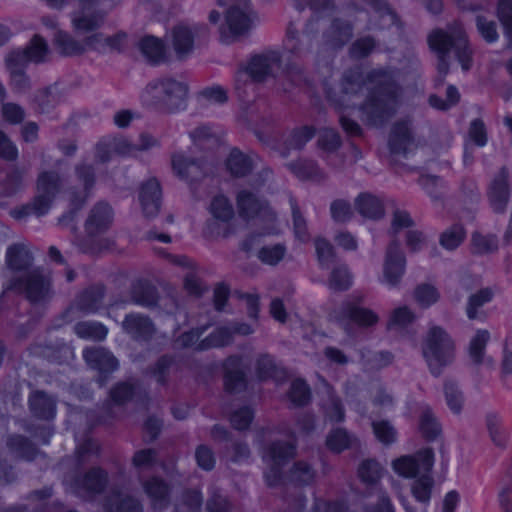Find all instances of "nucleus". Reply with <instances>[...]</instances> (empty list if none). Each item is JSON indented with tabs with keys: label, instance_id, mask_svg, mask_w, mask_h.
<instances>
[{
	"label": "nucleus",
	"instance_id": "1",
	"mask_svg": "<svg viewBox=\"0 0 512 512\" xmlns=\"http://www.w3.org/2000/svg\"><path fill=\"white\" fill-rule=\"evenodd\" d=\"M367 90L365 101L359 106L362 121L371 126H382L396 113L402 88L391 71L374 69L364 73L360 68L346 70L336 88L327 90V97L338 107H350Z\"/></svg>",
	"mask_w": 512,
	"mask_h": 512
},
{
	"label": "nucleus",
	"instance_id": "2",
	"mask_svg": "<svg viewBox=\"0 0 512 512\" xmlns=\"http://www.w3.org/2000/svg\"><path fill=\"white\" fill-rule=\"evenodd\" d=\"M430 48L437 54L438 76L436 81L443 84L449 72V59L451 53L461 64L462 69L467 71L472 63V50L468 44L466 32L459 23L447 26L446 29L433 30L428 36Z\"/></svg>",
	"mask_w": 512,
	"mask_h": 512
},
{
	"label": "nucleus",
	"instance_id": "3",
	"mask_svg": "<svg viewBox=\"0 0 512 512\" xmlns=\"http://www.w3.org/2000/svg\"><path fill=\"white\" fill-rule=\"evenodd\" d=\"M319 31L318 19L310 18L299 32L293 24L287 28L284 42L285 63L283 73L293 85L306 82L304 61L310 55L314 39Z\"/></svg>",
	"mask_w": 512,
	"mask_h": 512
},
{
	"label": "nucleus",
	"instance_id": "4",
	"mask_svg": "<svg viewBox=\"0 0 512 512\" xmlns=\"http://www.w3.org/2000/svg\"><path fill=\"white\" fill-rule=\"evenodd\" d=\"M455 349L454 340L443 327L430 326L422 343V356L431 375H442L443 370L453 363Z\"/></svg>",
	"mask_w": 512,
	"mask_h": 512
},
{
	"label": "nucleus",
	"instance_id": "5",
	"mask_svg": "<svg viewBox=\"0 0 512 512\" xmlns=\"http://www.w3.org/2000/svg\"><path fill=\"white\" fill-rule=\"evenodd\" d=\"M188 85L172 77H160L149 82L144 97L151 105L167 112L184 109Z\"/></svg>",
	"mask_w": 512,
	"mask_h": 512
},
{
	"label": "nucleus",
	"instance_id": "6",
	"mask_svg": "<svg viewBox=\"0 0 512 512\" xmlns=\"http://www.w3.org/2000/svg\"><path fill=\"white\" fill-rule=\"evenodd\" d=\"M4 291L23 294L32 304L45 303L53 294L51 277L41 267L32 268L24 274L13 275L5 285Z\"/></svg>",
	"mask_w": 512,
	"mask_h": 512
},
{
	"label": "nucleus",
	"instance_id": "7",
	"mask_svg": "<svg viewBox=\"0 0 512 512\" xmlns=\"http://www.w3.org/2000/svg\"><path fill=\"white\" fill-rule=\"evenodd\" d=\"M62 182L60 175L55 171H43L37 178V193L33 200L26 205L16 208L10 212L15 219H23L29 215H45L55 198L61 190Z\"/></svg>",
	"mask_w": 512,
	"mask_h": 512
},
{
	"label": "nucleus",
	"instance_id": "8",
	"mask_svg": "<svg viewBox=\"0 0 512 512\" xmlns=\"http://www.w3.org/2000/svg\"><path fill=\"white\" fill-rule=\"evenodd\" d=\"M256 20L257 16L250 2L244 0L233 4L226 11L227 30L223 29L221 31L222 41L229 44L238 37L245 36L253 28Z\"/></svg>",
	"mask_w": 512,
	"mask_h": 512
},
{
	"label": "nucleus",
	"instance_id": "9",
	"mask_svg": "<svg viewBox=\"0 0 512 512\" xmlns=\"http://www.w3.org/2000/svg\"><path fill=\"white\" fill-rule=\"evenodd\" d=\"M294 444L285 441H273L265 449L263 460L269 469L264 477L268 486H276L282 479V467L295 456Z\"/></svg>",
	"mask_w": 512,
	"mask_h": 512
},
{
	"label": "nucleus",
	"instance_id": "10",
	"mask_svg": "<svg viewBox=\"0 0 512 512\" xmlns=\"http://www.w3.org/2000/svg\"><path fill=\"white\" fill-rule=\"evenodd\" d=\"M76 175L83 183V189H71L69 192L70 209L59 218V224L67 226L75 220L77 212L83 207L95 183V172L92 165L79 164L75 167Z\"/></svg>",
	"mask_w": 512,
	"mask_h": 512
},
{
	"label": "nucleus",
	"instance_id": "11",
	"mask_svg": "<svg viewBox=\"0 0 512 512\" xmlns=\"http://www.w3.org/2000/svg\"><path fill=\"white\" fill-rule=\"evenodd\" d=\"M323 20V46L331 51L341 50L354 36L353 23L340 16L327 17Z\"/></svg>",
	"mask_w": 512,
	"mask_h": 512
},
{
	"label": "nucleus",
	"instance_id": "12",
	"mask_svg": "<svg viewBox=\"0 0 512 512\" xmlns=\"http://www.w3.org/2000/svg\"><path fill=\"white\" fill-rule=\"evenodd\" d=\"M280 62V54L276 51H268L254 56L246 69L237 72V88L239 87L240 82H245L249 77L257 82L265 80L266 77L272 75L275 68L280 66Z\"/></svg>",
	"mask_w": 512,
	"mask_h": 512
},
{
	"label": "nucleus",
	"instance_id": "13",
	"mask_svg": "<svg viewBox=\"0 0 512 512\" xmlns=\"http://www.w3.org/2000/svg\"><path fill=\"white\" fill-rule=\"evenodd\" d=\"M434 465V453L431 448L418 451L414 455H405L393 461V469L400 476L414 478L430 473Z\"/></svg>",
	"mask_w": 512,
	"mask_h": 512
},
{
	"label": "nucleus",
	"instance_id": "14",
	"mask_svg": "<svg viewBox=\"0 0 512 512\" xmlns=\"http://www.w3.org/2000/svg\"><path fill=\"white\" fill-rule=\"evenodd\" d=\"M406 270V258L397 240L388 245L383 263V276L381 282L390 288L400 285Z\"/></svg>",
	"mask_w": 512,
	"mask_h": 512
},
{
	"label": "nucleus",
	"instance_id": "15",
	"mask_svg": "<svg viewBox=\"0 0 512 512\" xmlns=\"http://www.w3.org/2000/svg\"><path fill=\"white\" fill-rule=\"evenodd\" d=\"M109 11L110 10L104 5L85 6L73 12L71 16L72 27L74 31L79 34L96 31L105 23Z\"/></svg>",
	"mask_w": 512,
	"mask_h": 512
},
{
	"label": "nucleus",
	"instance_id": "16",
	"mask_svg": "<svg viewBox=\"0 0 512 512\" xmlns=\"http://www.w3.org/2000/svg\"><path fill=\"white\" fill-rule=\"evenodd\" d=\"M239 214L247 219L259 217L264 222L273 223L276 215L268 203L248 190H242L237 196Z\"/></svg>",
	"mask_w": 512,
	"mask_h": 512
},
{
	"label": "nucleus",
	"instance_id": "17",
	"mask_svg": "<svg viewBox=\"0 0 512 512\" xmlns=\"http://www.w3.org/2000/svg\"><path fill=\"white\" fill-rule=\"evenodd\" d=\"M121 326L123 332L137 343L150 342L157 332L152 319L141 313L127 314Z\"/></svg>",
	"mask_w": 512,
	"mask_h": 512
},
{
	"label": "nucleus",
	"instance_id": "18",
	"mask_svg": "<svg viewBox=\"0 0 512 512\" xmlns=\"http://www.w3.org/2000/svg\"><path fill=\"white\" fill-rule=\"evenodd\" d=\"M83 357L87 364L100 372L97 382L100 387L107 381V373L117 370L119 363L111 352L103 347L87 348L83 351Z\"/></svg>",
	"mask_w": 512,
	"mask_h": 512
},
{
	"label": "nucleus",
	"instance_id": "19",
	"mask_svg": "<svg viewBox=\"0 0 512 512\" xmlns=\"http://www.w3.org/2000/svg\"><path fill=\"white\" fill-rule=\"evenodd\" d=\"M508 177V169L502 167L488 186L487 197L493 211L496 213H503L507 207L510 197Z\"/></svg>",
	"mask_w": 512,
	"mask_h": 512
},
{
	"label": "nucleus",
	"instance_id": "20",
	"mask_svg": "<svg viewBox=\"0 0 512 512\" xmlns=\"http://www.w3.org/2000/svg\"><path fill=\"white\" fill-rule=\"evenodd\" d=\"M331 317H333L340 324L344 325L345 320H351L362 327H369L376 324L379 320L376 313L368 308L358 306L352 302H345L338 310H335Z\"/></svg>",
	"mask_w": 512,
	"mask_h": 512
},
{
	"label": "nucleus",
	"instance_id": "21",
	"mask_svg": "<svg viewBox=\"0 0 512 512\" xmlns=\"http://www.w3.org/2000/svg\"><path fill=\"white\" fill-rule=\"evenodd\" d=\"M5 264L14 275L24 274L35 268L34 256L25 243H14L7 248Z\"/></svg>",
	"mask_w": 512,
	"mask_h": 512
},
{
	"label": "nucleus",
	"instance_id": "22",
	"mask_svg": "<svg viewBox=\"0 0 512 512\" xmlns=\"http://www.w3.org/2000/svg\"><path fill=\"white\" fill-rule=\"evenodd\" d=\"M24 55L9 53L5 59V65L10 75V85L17 93H26L31 89V82L25 73L26 65L23 64Z\"/></svg>",
	"mask_w": 512,
	"mask_h": 512
},
{
	"label": "nucleus",
	"instance_id": "23",
	"mask_svg": "<svg viewBox=\"0 0 512 512\" xmlns=\"http://www.w3.org/2000/svg\"><path fill=\"white\" fill-rule=\"evenodd\" d=\"M172 168L174 173L186 181H197L203 178L207 172L206 166L199 161L176 153L172 156Z\"/></svg>",
	"mask_w": 512,
	"mask_h": 512
},
{
	"label": "nucleus",
	"instance_id": "24",
	"mask_svg": "<svg viewBox=\"0 0 512 512\" xmlns=\"http://www.w3.org/2000/svg\"><path fill=\"white\" fill-rule=\"evenodd\" d=\"M107 484V474L100 468L90 469L83 478L75 481V493L80 497H88L101 493Z\"/></svg>",
	"mask_w": 512,
	"mask_h": 512
},
{
	"label": "nucleus",
	"instance_id": "25",
	"mask_svg": "<svg viewBox=\"0 0 512 512\" xmlns=\"http://www.w3.org/2000/svg\"><path fill=\"white\" fill-rule=\"evenodd\" d=\"M139 199L146 217L151 218L158 214L161 206V188L156 178H150L142 185Z\"/></svg>",
	"mask_w": 512,
	"mask_h": 512
},
{
	"label": "nucleus",
	"instance_id": "26",
	"mask_svg": "<svg viewBox=\"0 0 512 512\" xmlns=\"http://www.w3.org/2000/svg\"><path fill=\"white\" fill-rule=\"evenodd\" d=\"M112 223V209L107 203L99 202L90 211L85 230L90 236L105 232Z\"/></svg>",
	"mask_w": 512,
	"mask_h": 512
},
{
	"label": "nucleus",
	"instance_id": "27",
	"mask_svg": "<svg viewBox=\"0 0 512 512\" xmlns=\"http://www.w3.org/2000/svg\"><path fill=\"white\" fill-rule=\"evenodd\" d=\"M289 171L302 181L323 182L327 174L311 159L299 158L286 164Z\"/></svg>",
	"mask_w": 512,
	"mask_h": 512
},
{
	"label": "nucleus",
	"instance_id": "28",
	"mask_svg": "<svg viewBox=\"0 0 512 512\" xmlns=\"http://www.w3.org/2000/svg\"><path fill=\"white\" fill-rule=\"evenodd\" d=\"M242 359L239 356H230L224 363L225 388L230 393H238L246 388V378L241 370Z\"/></svg>",
	"mask_w": 512,
	"mask_h": 512
},
{
	"label": "nucleus",
	"instance_id": "29",
	"mask_svg": "<svg viewBox=\"0 0 512 512\" xmlns=\"http://www.w3.org/2000/svg\"><path fill=\"white\" fill-rule=\"evenodd\" d=\"M412 143L413 137L408 123H395L389 136L390 152L394 155H406Z\"/></svg>",
	"mask_w": 512,
	"mask_h": 512
},
{
	"label": "nucleus",
	"instance_id": "30",
	"mask_svg": "<svg viewBox=\"0 0 512 512\" xmlns=\"http://www.w3.org/2000/svg\"><path fill=\"white\" fill-rule=\"evenodd\" d=\"M28 404L31 413L36 418L50 420L55 416L56 402L43 391H33L29 396Z\"/></svg>",
	"mask_w": 512,
	"mask_h": 512
},
{
	"label": "nucleus",
	"instance_id": "31",
	"mask_svg": "<svg viewBox=\"0 0 512 512\" xmlns=\"http://www.w3.org/2000/svg\"><path fill=\"white\" fill-rule=\"evenodd\" d=\"M143 487L154 509L162 510L169 505L170 489L164 480L152 477L144 482Z\"/></svg>",
	"mask_w": 512,
	"mask_h": 512
},
{
	"label": "nucleus",
	"instance_id": "32",
	"mask_svg": "<svg viewBox=\"0 0 512 512\" xmlns=\"http://www.w3.org/2000/svg\"><path fill=\"white\" fill-rule=\"evenodd\" d=\"M314 135L315 130L311 126H303L292 130L283 144L278 147L280 156L287 158L292 150H301Z\"/></svg>",
	"mask_w": 512,
	"mask_h": 512
},
{
	"label": "nucleus",
	"instance_id": "33",
	"mask_svg": "<svg viewBox=\"0 0 512 512\" xmlns=\"http://www.w3.org/2000/svg\"><path fill=\"white\" fill-rule=\"evenodd\" d=\"M139 49L152 65H159L168 61L165 44L157 37L145 36L139 42Z\"/></svg>",
	"mask_w": 512,
	"mask_h": 512
},
{
	"label": "nucleus",
	"instance_id": "34",
	"mask_svg": "<svg viewBox=\"0 0 512 512\" xmlns=\"http://www.w3.org/2000/svg\"><path fill=\"white\" fill-rule=\"evenodd\" d=\"M490 340V333L488 330L479 329L472 337L468 347L469 358L473 364L479 366L487 364L494 365V360L491 357H485V348Z\"/></svg>",
	"mask_w": 512,
	"mask_h": 512
},
{
	"label": "nucleus",
	"instance_id": "35",
	"mask_svg": "<svg viewBox=\"0 0 512 512\" xmlns=\"http://www.w3.org/2000/svg\"><path fill=\"white\" fill-rule=\"evenodd\" d=\"M105 296V287L96 284L85 289L77 298V308L87 314L96 313L102 306Z\"/></svg>",
	"mask_w": 512,
	"mask_h": 512
},
{
	"label": "nucleus",
	"instance_id": "36",
	"mask_svg": "<svg viewBox=\"0 0 512 512\" xmlns=\"http://www.w3.org/2000/svg\"><path fill=\"white\" fill-rule=\"evenodd\" d=\"M172 46L178 59L186 58L194 47V34L184 25H178L172 29Z\"/></svg>",
	"mask_w": 512,
	"mask_h": 512
},
{
	"label": "nucleus",
	"instance_id": "37",
	"mask_svg": "<svg viewBox=\"0 0 512 512\" xmlns=\"http://www.w3.org/2000/svg\"><path fill=\"white\" fill-rule=\"evenodd\" d=\"M106 512H143L140 502L128 495L113 491L104 502Z\"/></svg>",
	"mask_w": 512,
	"mask_h": 512
},
{
	"label": "nucleus",
	"instance_id": "38",
	"mask_svg": "<svg viewBox=\"0 0 512 512\" xmlns=\"http://www.w3.org/2000/svg\"><path fill=\"white\" fill-rule=\"evenodd\" d=\"M374 14L368 22V29L385 30L397 23V15L387 2L382 0L373 8Z\"/></svg>",
	"mask_w": 512,
	"mask_h": 512
},
{
	"label": "nucleus",
	"instance_id": "39",
	"mask_svg": "<svg viewBox=\"0 0 512 512\" xmlns=\"http://www.w3.org/2000/svg\"><path fill=\"white\" fill-rule=\"evenodd\" d=\"M54 44L64 56H79L86 52L84 39L78 40L65 31L59 30L55 33Z\"/></svg>",
	"mask_w": 512,
	"mask_h": 512
},
{
	"label": "nucleus",
	"instance_id": "40",
	"mask_svg": "<svg viewBox=\"0 0 512 512\" xmlns=\"http://www.w3.org/2000/svg\"><path fill=\"white\" fill-rule=\"evenodd\" d=\"M356 210L369 219H379L384 215V207L381 200L369 193L360 194L355 200Z\"/></svg>",
	"mask_w": 512,
	"mask_h": 512
},
{
	"label": "nucleus",
	"instance_id": "41",
	"mask_svg": "<svg viewBox=\"0 0 512 512\" xmlns=\"http://www.w3.org/2000/svg\"><path fill=\"white\" fill-rule=\"evenodd\" d=\"M10 53L23 54V64L27 66L29 62H44L48 54V45L42 37L35 35L24 49L13 50Z\"/></svg>",
	"mask_w": 512,
	"mask_h": 512
},
{
	"label": "nucleus",
	"instance_id": "42",
	"mask_svg": "<svg viewBox=\"0 0 512 512\" xmlns=\"http://www.w3.org/2000/svg\"><path fill=\"white\" fill-rule=\"evenodd\" d=\"M226 166L231 175L244 177L252 170L253 161L240 150L233 149L226 160Z\"/></svg>",
	"mask_w": 512,
	"mask_h": 512
},
{
	"label": "nucleus",
	"instance_id": "43",
	"mask_svg": "<svg viewBox=\"0 0 512 512\" xmlns=\"http://www.w3.org/2000/svg\"><path fill=\"white\" fill-rule=\"evenodd\" d=\"M26 169L13 167L6 175L0 187V197H11L23 188Z\"/></svg>",
	"mask_w": 512,
	"mask_h": 512
},
{
	"label": "nucleus",
	"instance_id": "44",
	"mask_svg": "<svg viewBox=\"0 0 512 512\" xmlns=\"http://www.w3.org/2000/svg\"><path fill=\"white\" fill-rule=\"evenodd\" d=\"M358 443L357 438L349 434L343 428H336L332 430L326 439L327 447L336 453H340L345 449L351 448Z\"/></svg>",
	"mask_w": 512,
	"mask_h": 512
},
{
	"label": "nucleus",
	"instance_id": "45",
	"mask_svg": "<svg viewBox=\"0 0 512 512\" xmlns=\"http://www.w3.org/2000/svg\"><path fill=\"white\" fill-rule=\"evenodd\" d=\"M74 332L78 337L83 339H91L94 341H102L108 334L105 325L96 321H81L75 324Z\"/></svg>",
	"mask_w": 512,
	"mask_h": 512
},
{
	"label": "nucleus",
	"instance_id": "46",
	"mask_svg": "<svg viewBox=\"0 0 512 512\" xmlns=\"http://www.w3.org/2000/svg\"><path fill=\"white\" fill-rule=\"evenodd\" d=\"M233 341V334L229 326L219 327L215 329L210 335L199 342L197 350L203 351L215 347H223L231 344Z\"/></svg>",
	"mask_w": 512,
	"mask_h": 512
},
{
	"label": "nucleus",
	"instance_id": "47",
	"mask_svg": "<svg viewBox=\"0 0 512 512\" xmlns=\"http://www.w3.org/2000/svg\"><path fill=\"white\" fill-rule=\"evenodd\" d=\"M494 292L491 288H482L476 293L468 297L466 304V314L470 320H475L480 317L479 309L485 304L492 301Z\"/></svg>",
	"mask_w": 512,
	"mask_h": 512
},
{
	"label": "nucleus",
	"instance_id": "48",
	"mask_svg": "<svg viewBox=\"0 0 512 512\" xmlns=\"http://www.w3.org/2000/svg\"><path fill=\"white\" fill-rule=\"evenodd\" d=\"M130 297L132 303L142 307L149 308L157 304L156 289L148 284L138 283L134 285Z\"/></svg>",
	"mask_w": 512,
	"mask_h": 512
},
{
	"label": "nucleus",
	"instance_id": "49",
	"mask_svg": "<svg viewBox=\"0 0 512 512\" xmlns=\"http://www.w3.org/2000/svg\"><path fill=\"white\" fill-rule=\"evenodd\" d=\"M7 446L11 452L26 460H33L38 453L34 444L21 435L10 436L7 440Z\"/></svg>",
	"mask_w": 512,
	"mask_h": 512
},
{
	"label": "nucleus",
	"instance_id": "50",
	"mask_svg": "<svg viewBox=\"0 0 512 512\" xmlns=\"http://www.w3.org/2000/svg\"><path fill=\"white\" fill-rule=\"evenodd\" d=\"M498 249V240L496 235L481 234L473 232L471 235V252L474 255H486L494 253Z\"/></svg>",
	"mask_w": 512,
	"mask_h": 512
},
{
	"label": "nucleus",
	"instance_id": "51",
	"mask_svg": "<svg viewBox=\"0 0 512 512\" xmlns=\"http://www.w3.org/2000/svg\"><path fill=\"white\" fill-rule=\"evenodd\" d=\"M384 469L375 459L363 460L357 470L360 480L368 485H375L383 476Z\"/></svg>",
	"mask_w": 512,
	"mask_h": 512
},
{
	"label": "nucleus",
	"instance_id": "52",
	"mask_svg": "<svg viewBox=\"0 0 512 512\" xmlns=\"http://www.w3.org/2000/svg\"><path fill=\"white\" fill-rule=\"evenodd\" d=\"M353 276L345 264L336 265L328 280L329 288L335 291H345L352 285Z\"/></svg>",
	"mask_w": 512,
	"mask_h": 512
},
{
	"label": "nucleus",
	"instance_id": "53",
	"mask_svg": "<svg viewBox=\"0 0 512 512\" xmlns=\"http://www.w3.org/2000/svg\"><path fill=\"white\" fill-rule=\"evenodd\" d=\"M444 395L449 409L454 414H460L464 405V395L455 381L451 379L445 380Z\"/></svg>",
	"mask_w": 512,
	"mask_h": 512
},
{
	"label": "nucleus",
	"instance_id": "54",
	"mask_svg": "<svg viewBox=\"0 0 512 512\" xmlns=\"http://www.w3.org/2000/svg\"><path fill=\"white\" fill-rule=\"evenodd\" d=\"M419 427L423 437L427 440H435L441 433V425L430 408L423 409Z\"/></svg>",
	"mask_w": 512,
	"mask_h": 512
},
{
	"label": "nucleus",
	"instance_id": "55",
	"mask_svg": "<svg viewBox=\"0 0 512 512\" xmlns=\"http://www.w3.org/2000/svg\"><path fill=\"white\" fill-rule=\"evenodd\" d=\"M314 477V469L304 461L294 463L288 474L289 481L300 485H307L311 483Z\"/></svg>",
	"mask_w": 512,
	"mask_h": 512
},
{
	"label": "nucleus",
	"instance_id": "56",
	"mask_svg": "<svg viewBox=\"0 0 512 512\" xmlns=\"http://www.w3.org/2000/svg\"><path fill=\"white\" fill-rule=\"evenodd\" d=\"M486 426L492 442L500 448L505 447L507 436L504 429L502 428V423L499 416L494 413L487 414Z\"/></svg>",
	"mask_w": 512,
	"mask_h": 512
},
{
	"label": "nucleus",
	"instance_id": "57",
	"mask_svg": "<svg viewBox=\"0 0 512 512\" xmlns=\"http://www.w3.org/2000/svg\"><path fill=\"white\" fill-rule=\"evenodd\" d=\"M137 388V382H119L110 390V398L114 404L122 405L132 399Z\"/></svg>",
	"mask_w": 512,
	"mask_h": 512
},
{
	"label": "nucleus",
	"instance_id": "58",
	"mask_svg": "<svg viewBox=\"0 0 512 512\" xmlns=\"http://www.w3.org/2000/svg\"><path fill=\"white\" fill-rule=\"evenodd\" d=\"M341 144V137L336 130L323 128L319 131L317 145L322 151L333 153L340 148Z\"/></svg>",
	"mask_w": 512,
	"mask_h": 512
},
{
	"label": "nucleus",
	"instance_id": "59",
	"mask_svg": "<svg viewBox=\"0 0 512 512\" xmlns=\"http://www.w3.org/2000/svg\"><path fill=\"white\" fill-rule=\"evenodd\" d=\"M414 298L421 307L428 308L438 302L440 293L433 285L422 283L415 288Z\"/></svg>",
	"mask_w": 512,
	"mask_h": 512
},
{
	"label": "nucleus",
	"instance_id": "60",
	"mask_svg": "<svg viewBox=\"0 0 512 512\" xmlns=\"http://www.w3.org/2000/svg\"><path fill=\"white\" fill-rule=\"evenodd\" d=\"M465 236L462 225H453L441 234L440 244L447 250H454L464 241Z\"/></svg>",
	"mask_w": 512,
	"mask_h": 512
},
{
	"label": "nucleus",
	"instance_id": "61",
	"mask_svg": "<svg viewBox=\"0 0 512 512\" xmlns=\"http://www.w3.org/2000/svg\"><path fill=\"white\" fill-rule=\"evenodd\" d=\"M377 41L371 35H366L356 39L350 49V55L356 59H363L368 57L376 48Z\"/></svg>",
	"mask_w": 512,
	"mask_h": 512
},
{
	"label": "nucleus",
	"instance_id": "62",
	"mask_svg": "<svg viewBox=\"0 0 512 512\" xmlns=\"http://www.w3.org/2000/svg\"><path fill=\"white\" fill-rule=\"evenodd\" d=\"M310 388L301 379L294 380L288 391V397L294 406H303L310 401Z\"/></svg>",
	"mask_w": 512,
	"mask_h": 512
},
{
	"label": "nucleus",
	"instance_id": "63",
	"mask_svg": "<svg viewBox=\"0 0 512 512\" xmlns=\"http://www.w3.org/2000/svg\"><path fill=\"white\" fill-rule=\"evenodd\" d=\"M34 101L42 112L49 111L59 101V95L55 86L42 88L35 93Z\"/></svg>",
	"mask_w": 512,
	"mask_h": 512
},
{
	"label": "nucleus",
	"instance_id": "64",
	"mask_svg": "<svg viewBox=\"0 0 512 512\" xmlns=\"http://www.w3.org/2000/svg\"><path fill=\"white\" fill-rule=\"evenodd\" d=\"M202 496L198 491H186L181 500L176 504V512H200Z\"/></svg>",
	"mask_w": 512,
	"mask_h": 512
}]
</instances>
